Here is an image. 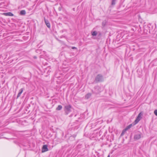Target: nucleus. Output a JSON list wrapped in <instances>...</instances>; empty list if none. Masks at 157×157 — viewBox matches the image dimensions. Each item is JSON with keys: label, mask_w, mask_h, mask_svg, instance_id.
<instances>
[{"label": "nucleus", "mask_w": 157, "mask_h": 157, "mask_svg": "<svg viewBox=\"0 0 157 157\" xmlns=\"http://www.w3.org/2000/svg\"><path fill=\"white\" fill-rule=\"evenodd\" d=\"M143 114L141 112L138 115L137 118L135 121V124L137 123L142 118V116Z\"/></svg>", "instance_id": "nucleus-3"}, {"label": "nucleus", "mask_w": 157, "mask_h": 157, "mask_svg": "<svg viewBox=\"0 0 157 157\" xmlns=\"http://www.w3.org/2000/svg\"><path fill=\"white\" fill-rule=\"evenodd\" d=\"M95 93L98 94L101 92V91L100 90V88L99 86H96L95 87Z\"/></svg>", "instance_id": "nucleus-6"}, {"label": "nucleus", "mask_w": 157, "mask_h": 157, "mask_svg": "<svg viewBox=\"0 0 157 157\" xmlns=\"http://www.w3.org/2000/svg\"><path fill=\"white\" fill-rule=\"evenodd\" d=\"M106 21H103L102 23V26L103 27H104L106 24Z\"/></svg>", "instance_id": "nucleus-15"}, {"label": "nucleus", "mask_w": 157, "mask_h": 157, "mask_svg": "<svg viewBox=\"0 0 157 157\" xmlns=\"http://www.w3.org/2000/svg\"><path fill=\"white\" fill-rule=\"evenodd\" d=\"M23 88L21 89L20 90L19 92L17 95V98H18L20 96L21 93H22L23 91Z\"/></svg>", "instance_id": "nucleus-9"}, {"label": "nucleus", "mask_w": 157, "mask_h": 157, "mask_svg": "<svg viewBox=\"0 0 157 157\" xmlns=\"http://www.w3.org/2000/svg\"><path fill=\"white\" fill-rule=\"evenodd\" d=\"M26 14V11L25 10H22L20 12V14L21 15H25Z\"/></svg>", "instance_id": "nucleus-11"}, {"label": "nucleus", "mask_w": 157, "mask_h": 157, "mask_svg": "<svg viewBox=\"0 0 157 157\" xmlns=\"http://www.w3.org/2000/svg\"><path fill=\"white\" fill-rule=\"evenodd\" d=\"M3 14L6 16H13V14L11 12L4 13H3Z\"/></svg>", "instance_id": "nucleus-8"}, {"label": "nucleus", "mask_w": 157, "mask_h": 157, "mask_svg": "<svg viewBox=\"0 0 157 157\" xmlns=\"http://www.w3.org/2000/svg\"><path fill=\"white\" fill-rule=\"evenodd\" d=\"M62 107L61 105H59L56 108V109L58 110H60L62 109Z\"/></svg>", "instance_id": "nucleus-14"}, {"label": "nucleus", "mask_w": 157, "mask_h": 157, "mask_svg": "<svg viewBox=\"0 0 157 157\" xmlns=\"http://www.w3.org/2000/svg\"><path fill=\"white\" fill-rule=\"evenodd\" d=\"M71 106L70 105H66L64 107V111L66 115H67L71 111Z\"/></svg>", "instance_id": "nucleus-1"}, {"label": "nucleus", "mask_w": 157, "mask_h": 157, "mask_svg": "<svg viewBox=\"0 0 157 157\" xmlns=\"http://www.w3.org/2000/svg\"><path fill=\"white\" fill-rule=\"evenodd\" d=\"M98 35V36H101V33L100 32H99Z\"/></svg>", "instance_id": "nucleus-19"}, {"label": "nucleus", "mask_w": 157, "mask_h": 157, "mask_svg": "<svg viewBox=\"0 0 157 157\" xmlns=\"http://www.w3.org/2000/svg\"><path fill=\"white\" fill-rule=\"evenodd\" d=\"M72 115H71L70 116V117H71V116H72Z\"/></svg>", "instance_id": "nucleus-23"}, {"label": "nucleus", "mask_w": 157, "mask_h": 157, "mask_svg": "<svg viewBox=\"0 0 157 157\" xmlns=\"http://www.w3.org/2000/svg\"><path fill=\"white\" fill-rule=\"evenodd\" d=\"M103 80L102 76L100 75H98L95 78V82H98L102 81Z\"/></svg>", "instance_id": "nucleus-2"}, {"label": "nucleus", "mask_w": 157, "mask_h": 157, "mask_svg": "<svg viewBox=\"0 0 157 157\" xmlns=\"http://www.w3.org/2000/svg\"><path fill=\"white\" fill-rule=\"evenodd\" d=\"M91 95V94L90 93H88L85 96V98L86 99L89 98Z\"/></svg>", "instance_id": "nucleus-10"}, {"label": "nucleus", "mask_w": 157, "mask_h": 157, "mask_svg": "<svg viewBox=\"0 0 157 157\" xmlns=\"http://www.w3.org/2000/svg\"><path fill=\"white\" fill-rule=\"evenodd\" d=\"M154 113L157 116V110H155L154 111Z\"/></svg>", "instance_id": "nucleus-18"}, {"label": "nucleus", "mask_w": 157, "mask_h": 157, "mask_svg": "<svg viewBox=\"0 0 157 157\" xmlns=\"http://www.w3.org/2000/svg\"><path fill=\"white\" fill-rule=\"evenodd\" d=\"M126 132V131L125 130V129H124L123 130L121 133V136H123L124 135V133L125 132Z\"/></svg>", "instance_id": "nucleus-16"}, {"label": "nucleus", "mask_w": 157, "mask_h": 157, "mask_svg": "<svg viewBox=\"0 0 157 157\" xmlns=\"http://www.w3.org/2000/svg\"><path fill=\"white\" fill-rule=\"evenodd\" d=\"M112 5H114L115 4V0H112Z\"/></svg>", "instance_id": "nucleus-17"}, {"label": "nucleus", "mask_w": 157, "mask_h": 157, "mask_svg": "<svg viewBox=\"0 0 157 157\" xmlns=\"http://www.w3.org/2000/svg\"><path fill=\"white\" fill-rule=\"evenodd\" d=\"M44 20L45 23L46 24L47 26L49 28H50V24L49 22L48 21V20H46L45 18H44Z\"/></svg>", "instance_id": "nucleus-7"}, {"label": "nucleus", "mask_w": 157, "mask_h": 157, "mask_svg": "<svg viewBox=\"0 0 157 157\" xmlns=\"http://www.w3.org/2000/svg\"><path fill=\"white\" fill-rule=\"evenodd\" d=\"M107 157H110V156L109 155H108V156Z\"/></svg>", "instance_id": "nucleus-22"}, {"label": "nucleus", "mask_w": 157, "mask_h": 157, "mask_svg": "<svg viewBox=\"0 0 157 157\" xmlns=\"http://www.w3.org/2000/svg\"><path fill=\"white\" fill-rule=\"evenodd\" d=\"M142 136V134L138 132L135 134L134 136V139L136 140H138L140 139Z\"/></svg>", "instance_id": "nucleus-4"}, {"label": "nucleus", "mask_w": 157, "mask_h": 157, "mask_svg": "<svg viewBox=\"0 0 157 157\" xmlns=\"http://www.w3.org/2000/svg\"><path fill=\"white\" fill-rule=\"evenodd\" d=\"M132 124H130L127 126L124 129L126 131L128 130V129H129V128H130L132 126Z\"/></svg>", "instance_id": "nucleus-13"}, {"label": "nucleus", "mask_w": 157, "mask_h": 157, "mask_svg": "<svg viewBox=\"0 0 157 157\" xmlns=\"http://www.w3.org/2000/svg\"><path fill=\"white\" fill-rule=\"evenodd\" d=\"M71 48L72 49H77V48L75 47H72Z\"/></svg>", "instance_id": "nucleus-20"}, {"label": "nucleus", "mask_w": 157, "mask_h": 157, "mask_svg": "<svg viewBox=\"0 0 157 157\" xmlns=\"http://www.w3.org/2000/svg\"><path fill=\"white\" fill-rule=\"evenodd\" d=\"M91 33L93 36H96L98 34V32L96 31L92 32Z\"/></svg>", "instance_id": "nucleus-12"}, {"label": "nucleus", "mask_w": 157, "mask_h": 157, "mask_svg": "<svg viewBox=\"0 0 157 157\" xmlns=\"http://www.w3.org/2000/svg\"><path fill=\"white\" fill-rule=\"evenodd\" d=\"M34 59H36V58H37V57H36V56H34Z\"/></svg>", "instance_id": "nucleus-21"}, {"label": "nucleus", "mask_w": 157, "mask_h": 157, "mask_svg": "<svg viewBox=\"0 0 157 157\" xmlns=\"http://www.w3.org/2000/svg\"><path fill=\"white\" fill-rule=\"evenodd\" d=\"M48 151V149L47 147V146L46 145H44L42 148V152H44Z\"/></svg>", "instance_id": "nucleus-5"}]
</instances>
